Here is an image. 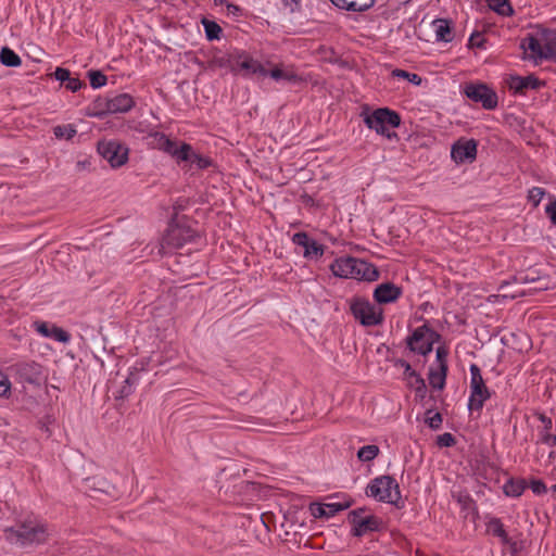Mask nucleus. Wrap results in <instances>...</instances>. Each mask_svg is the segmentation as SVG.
I'll return each instance as SVG.
<instances>
[{
  "label": "nucleus",
  "instance_id": "nucleus-22",
  "mask_svg": "<svg viewBox=\"0 0 556 556\" xmlns=\"http://www.w3.org/2000/svg\"><path fill=\"white\" fill-rule=\"evenodd\" d=\"M111 100V114H123L129 112L134 105L135 100L128 93H118L110 97Z\"/></svg>",
  "mask_w": 556,
  "mask_h": 556
},
{
  "label": "nucleus",
  "instance_id": "nucleus-43",
  "mask_svg": "<svg viewBox=\"0 0 556 556\" xmlns=\"http://www.w3.org/2000/svg\"><path fill=\"white\" fill-rule=\"evenodd\" d=\"M51 338H53L58 342L66 343L70 341L71 336L64 329L56 326H51Z\"/></svg>",
  "mask_w": 556,
  "mask_h": 556
},
{
  "label": "nucleus",
  "instance_id": "nucleus-62",
  "mask_svg": "<svg viewBox=\"0 0 556 556\" xmlns=\"http://www.w3.org/2000/svg\"><path fill=\"white\" fill-rule=\"evenodd\" d=\"M510 285L509 281H504L500 286V290L504 291Z\"/></svg>",
  "mask_w": 556,
  "mask_h": 556
},
{
  "label": "nucleus",
  "instance_id": "nucleus-41",
  "mask_svg": "<svg viewBox=\"0 0 556 556\" xmlns=\"http://www.w3.org/2000/svg\"><path fill=\"white\" fill-rule=\"evenodd\" d=\"M267 76L271 77L275 80L286 79L289 81H294L296 79V75L286 73L278 67L273 68L270 71L267 70Z\"/></svg>",
  "mask_w": 556,
  "mask_h": 556
},
{
  "label": "nucleus",
  "instance_id": "nucleus-39",
  "mask_svg": "<svg viewBox=\"0 0 556 556\" xmlns=\"http://www.w3.org/2000/svg\"><path fill=\"white\" fill-rule=\"evenodd\" d=\"M88 77H89L90 86L93 89H98V88L105 86L106 81H108L106 76L100 71H89Z\"/></svg>",
  "mask_w": 556,
  "mask_h": 556
},
{
  "label": "nucleus",
  "instance_id": "nucleus-26",
  "mask_svg": "<svg viewBox=\"0 0 556 556\" xmlns=\"http://www.w3.org/2000/svg\"><path fill=\"white\" fill-rule=\"evenodd\" d=\"M233 61L235 48L214 54L210 61V67L227 68L230 73H232Z\"/></svg>",
  "mask_w": 556,
  "mask_h": 556
},
{
  "label": "nucleus",
  "instance_id": "nucleus-21",
  "mask_svg": "<svg viewBox=\"0 0 556 556\" xmlns=\"http://www.w3.org/2000/svg\"><path fill=\"white\" fill-rule=\"evenodd\" d=\"M54 77L61 84H64L65 88L71 90L72 92H76L81 87H86V84L83 83L78 77L72 76L71 72L67 68L56 67L54 72Z\"/></svg>",
  "mask_w": 556,
  "mask_h": 556
},
{
  "label": "nucleus",
  "instance_id": "nucleus-20",
  "mask_svg": "<svg viewBox=\"0 0 556 556\" xmlns=\"http://www.w3.org/2000/svg\"><path fill=\"white\" fill-rule=\"evenodd\" d=\"M163 152L169 154L180 163L189 160L188 153L191 152V146L186 142L178 146L176 141L168 138V140H163Z\"/></svg>",
  "mask_w": 556,
  "mask_h": 556
},
{
  "label": "nucleus",
  "instance_id": "nucleus-32",
  "mask_svg": "<svg viewBox=\"0 0 556 556\" xmlns=\"http://www.w3.org/2000/svg\"><path fill=\"white\" fill-rule=\"evenodd\" d=\"M486 2L491 10L502 16H511L514 14L509 0H486Z\"/></svg>",
  "mask_w": 556,
  "mask_h": 556
},
{
  "label": "nucleus",
  "instance_id": "nucleus-61",
  "mask_svg": "<svg viewBox=\"0 0 556 556\" xmlns=\"http://www.w3.org/2000/svg\"><path fill=\"white\" fill-rule=\"evenodd\" d=\"M525 295V291H516L515 293H511V294H508V293H503V296L507 298V296H510L511 299H515L517 296H522Z\"/></svg>",
  "mask_w": 556,
  "mask_h": 556
},
{
  "label": "nucleus",
  "instance_id": "nucleus-9",
  "mask_svg": "<svg viewBox=\"0 0 556 556\" xmlns=\"http://www.w3.org/2000/svg\"><path fill=\"white\" fill-rule=\"evenodd\" d=\"M463 93L472 102L481 104L484 110L492 111L498 105V97L493 88L484 83H467Z\"/></svg>",
  "mask_w": 556,
  "mask_h": 556
},
{
  "label": "nucleus",
  "instance_id": "nucleus-46",
  "mask_svg": "<svg viewBox=\"0 0 556 556\" xmlns=\"http://www.w3.org/2000/svg\"><path fill=\"white\" fill-rule=\"evenodd\" d=\"M11 393V381L7 375L0 371V396L8 397Z\"/></svg>",
  "mask_w": 556,
  "mask_h": 556
},
{
  "label": "nucleus",
  "instance_id": "nucleus-52",
  "mask_svg": "<svg viewBox=\"0 0 556 556\" xmlns=\"http://www.w3.org/2000/svg\"><path fill=\"white\" fill-rule=\"evenodd\" d=\"M540 441L548 446L556 445V434H551L547 431H540Z\"/></svg>",
  "mask_w": 556,
  "mask_h": 556
},
{
  "label": "nucleus",
  "instance_id": "nucleus-15",
  "mask_svg": "<svg viewBox=\"0 0 556 556\" xmlns=\"http://www.w3.org/2000/svg\"><path fill=\"white\" fill-rule=\"evenodd\" d=\"M514 281L520 285H531L530 292H538L547 290L551 285L548 276L541 275L535 269H530L527 273H520L514 277Z\"/></svg>",
  "mask_w": 556,
  "mask_h": 556
},
{
  "label": "nucleus",
  "instance_id": "nucleus-10",
  "mask_svg": "<svg viewBox=\"0 0 556 556\" xmlns=\"http://www.w3.org/2000/svg\"><path fill=\"white\" fill-rule=\"evenodd\" d=\"M366 510V507H362L349 513L348 521L352 525V535L363 536L381 529L382 520L375 515H365Z\"/></svg>",
  "mask_w": 556,
  "mask_h": 556
},
{
  "label": "nucleus",
  "instance_id": "nucleus-59",
  "mask_svg": "<svg viewBox=\"0 0 556 556\" xmlns=\"http://www.w3.org/2000/svg\"><path fill=\"white\" fill-rule=\"evenodd\" d=\"M425 379L416 372V376L410 378V386L415 389L416 386L425 384Z\"/></svg>",
  "mask_w": 556,
  "mask_h": 556
},
{
  "label": "nucleus",
  "instance_id": "nucleus-27",
  "mask_svg": "<svg viewBox=\"0 0 556 556\" xmlns=\"http://www.w3.org/2000/svg\"><path fill=\"white\" fill-rule=\"evenodd\" d=\"M90 116L102 118L109 114H111V100L110 96L108 97H98L91 105Z\"/></svg>",
  "mask_w": 556,
  "mask_h": 556
},
{
  "label": "nucleus",
  "instance_id": "nucleus-49",
  "mask_svg": "<svg viewBox=\"0 0 556 556\" xmlns=\"http://www.w3.org/2000/svg\"><path fill=\"white\" fill-rule=\"evenodd\" d=\"M544 189L540 187H533L529 191V199L533 201L534 205H538L544 195Z\"/></svg>",
  "mask_w": 556,
  "mask_h": 556
},
{
  "label": "nucleus",
  "instance_id": "nucleus-19",
  "mask_svg": "<svg viewBox=\"0 0 556 556\" xmlns=\"http://www.w3.org/2000/svg\"><path fill=\"white\" fill-rule=\"evenodd\" d=\"M544 83L540 80L535 75L530 74L528 76L513 75L508 80L509 89L514 90L515 93L525 94L527 90H538Z\"/></svg>",
  "mask_w": 556,
  "mask_h": 556
},
{
  "label": "nucleus",
  "instance_id": "nucleus-13",
  "mask_svg": "<svg viewBox=\"0 0 556 556\" xmlns=\"http://www.w3.org/2000/svg\"><path fill=\"white\" fill-rule=\"evenodd\" d=\"M197 231L190 225L184 222L170 224L163 242L170 248L179 249L186 243L192 242L197 237Z\"/></svg>",
  "mask_w": 556,
  "mask_h": 556
},
{
  "label": "nucleus",
  "instance_id": "nucleus-24",
  "mask_svg": "<svg viewBox=\"0 0 556 556\" xmlns=\"http://www.w3.org/2000/svg\"><path fill=\"white\" fill-rule=\"evenodd\" d=\"M339 9L351 12H363L375 4V0H330Z\"/></svg>",
  "mask_w": 556,
  "mask_h": 556
},
{
  "label": "nucleus",
  "instance_id": "nucleus-4",
  "mask_svg": "<svg viewBox=\"0 0 556 556\" xmlns=\"http://www.w3.org/2000/svg\"><path fill=\"white\" fill-rule=\"evenodd\" d=\"M351 315L363 327L380 326L384 321V314L381 307H377L364 296L355 295L349 300Z\"/></svg>",
  "mask_w": 556,
  "mask_h": 556
},
{
  "label": "nucleus",
  "instance_id": "nucleus-28",
  "mask_svg": "<svg viewBox=\"0 0 556 556\" xmlns=\"http://www.w3.org/2000/svg\"><path fill=\"white\" fill-rule=\"evenodd\" d=\"M527 488L525 479H509L503 485V492L507 496L518 497Z\"/></svg>",
  "mask_w": 556,
  "mask_h": 556
},
{
  "label": "nucleus",
  "instance_id": "nucleus-12",
  "mask_svg": "<svg viewBox=\"0 0 556 556\" xmlns=\"http://www.w3.org/2000/svg\"><path fill=\"white\" fill-rule=\"evenodd\" d=\"M98 153L109 162L111 167L118 168L128 161L129 149L116 139H103L98 142Z\"/></svg>",
  "mask_w": 556,
  "mask_h": 556
},
{
  "label": "nucleus",
  "instance_id": "nucleus-31",
  "mask_svg": "<svg viewBox=\"0 0 556 556\" xmlns=\"http://www.w3.org/2000/svg\"><path fill=\"white\" fill-rule=\"evenodd\" d=\"M202 25L204 27L206 39L210 41L219 40L223 34L222 27L215 22L208 18L202 20Z\"/></svg>",
  "mask_w": 556,
  "mask_h": 556
},
{
  "label": "nucleus",
  "instance_id": "nucleus-63",
  "mask_svg": "<svg viewBox=\"0 0 556 556\" xmlns=\"http://www.w3.org/2000/svg\"><path fill=\"white\" fill-rule=\"evenodd\" d=\"M413 0H396V2L400 4V5H407L412 2Z\"/></svg>",
  "mask_w": 556,
  "mask_h": 556
},
{
  "label": "nucleus",
  "instance_id": "nucleus-37",
  "mask_svg": "<svg viewBox=\"0 0 556 556\" xmlns=\"http://www.w3.org/2000/svg\"><path fill=\"white\" fill-rule=\"evenodd\" d=\"M379 447L375 444L365 445L357 452V457L361 462H370L379 454Z\"/></svg>",
  "mask_w": 556,
  "mask_h": 556
},
{
  "label": "nucleus",
  "instance_id": "nucleus-64",
  "mask_svg": "<svg viewBox=\"0 0 556 556\" xmlns=\"http://www.w3.org/2000/svg\"><path fill=\"white\" fill-rule=\"evenodd\" d=\"M555 457H556V454H555V452H554V451H552V452L548 454V458H549L551 460H554V459H555Z\"/></svg>",
  "mask_w": 556,
  "mask_h": 556
},
{
  "label": "nucleus",
  "instance_id": "nucleus-7",
  "mask_svg": "<svg viewBox=\"0 0 556 556\" xmlns=\"http://www.w3.org/2000/svg\"><path fill=\"white\" fill-rule=\"evenodd\" d=\"M233 76H240L244 79H251L254 75L267 76V70L250 52L243 49L235 48Z\"/></svg>",
  "mask_w": 556,
  "mask_h": 556
},
{
  "label": "nucleus",
  "instance_id": "nucleus-23",
  "mask_svg": "<svg viewBox=\"0 0 556 556\" xmlns=\"http://www.w3.org/2000/svg\"><path fill=\"white\" fill-rule=\"evenodd\" d=\"M437 41L451 42L454 38L453 22L446 18H437L432 22Z\"/></svg>",
  "mask_w": 556,
  "mask_h": 556
},
{
  "label": "nucleus",
  "instance_id": "nucleus-40",
  "mask_svg": "<svg viewBox=\"0 0 556 556\" xmlns=\"http://www.w3.org/2000/svg\"><path fill=\"white\" fill-rule=\"evenodd\" d=\"M426 418V424L431 428L432 430H439L442 425V415L439 412H435L432 414V409H428Z\"/></svg>",
  "mask_w": 556,
  "mask_h": 556
},
{
  "label": "nucleus",
  "instance_id": "nucleus-38",
  "mask_svg": "<svg viewBox=\"0 0 556 556\" xmlns=\"http://www.w3.org/2000/svg\"><path fill=\"white\" fill-rule=\"evenodd\" d=\"M53 134L58 139L71 140L77 134V130L72 125L56 126L53 128Z\"/></svg>",
  "mask_w": 556,
  "mask_h": 556
},
{
  "label": "nucleus",
  "instance_id": "nucleus-18",
  "mask_svg": "<svg viewBox=\"0 0 556 556\" xmlns=\"http://www.w3.org/2000/svg\"><path fill=\"white\" fill-rule=\"evenodd\" d=\"M403 293L401 287L387 281L378 285L372 293L376 303L383 305L396 302Z\"/></svg>",
  "mask_w": 556,
  "mask_h": 556
},
{
  "label": "nucleus",
  "instance_id": "nucleus-48",
  "mask_svg": "<svg viewBox=\"0 0 556 556\" xmlns=\"http://www.w3.org/2000/svg\"><path fill=\"white\" fill-rule=\"evenodd\" d=\"M530 488L532 492L536 495L544 494L547 491L545 483L542 480L536 479L531 480Z\"/></svg>",
  "mask_w": 556,
  "mask_h": 556
},
{
  "label": "nucleus",
  "instance_id": "nucleus-55",
  "mask_svg": "<svg viewBox=\"0 0 556 556\" xmlns=\"http://www.w3.org/2000/svg\"><path fill=\"white\" fill-rule=\"evenodd\" d=\"M282 3L286 8L290 9L291 13L301 11V0H282Z\"/></svg>",
  "mask_w": 556,
  "mask_h": 556
},
{
  "label": "nucleus",
  "instance_id": "nucleus-34",
  "mask_svg": "<svg viewBox=\"0 0 556 556\" xmlns=\"http://www.w3.org/2000/svg\"><path fill=\"white\" fill-rule=\"evenodd\" d=\"M447 355H448V350L446 346L442 345L437 349L435 363L438 365V369H441V375L443 377L447 376V371H448Z\"/></svg>",
  "mask_w": 556,
  "mask_h": 556
},
{
  "label": "nucleus",
  "instance_id": "nucleus-51",
  "mask_svg": "<svg viewBox=\"0 0 556 556\" xmlns=\"http://www.w3.org/2000/svg\"><path fill=\"white\" fill-rule=\"evenodd\" d=\"M485 40L483 39L482 35L478 31H475L471 34L469 38V47L473 48H483Z\"/></svg>",
  "mask_w": 556,
  "mask_h": 556
},
{
  "label": "nucleus",
  "instance_id": "nucleus-45",
  "mask_svg": "<svg viewBox=\"0 0 556 556\" xmlns=\"http://www.w3.org/2000/svg\"><path fill=\"white\" fill-rule=\"evenodd\" d=\"M150 138H151L150 144L154 149H159L161 151H163V140H168V137L165 134L159 132V131L150 134Z\"/></svg>",
  "mask_w": 556,
  "mask_h": 556
},
{
  "label": "nucleus",
  "instance_id": "nucleus-56",
  "mask_svg": "<svg viewBox=\"0 0 556 556\" xmlns=\"http://www.w3.org/2000/svg\"><path fill=\"white\" fill-rule=\"evenodd\" d=\"M539 419L541 420V422L544 425L543 429L541 431H547L549 432V430L552 429L553 427V421L549 417L545 416L544 414H540L539 416Z\"/></svg>",
  "mask_w": 556,
  "mask_h": 556
},
{
  "label": "nucleus",
  "instance_id": "nucleus-29",
  "mask_svg": "<svg viewBox=\"0 0 556 556\" xmlns=\"http://www.w3.org/2000/svg\"><path fill=\"white\" fill-rule=\"evenodd\" d=\"M486 530L493 536L500 538L502 543L509 542V536H508L507 532L505 531L504 525L500 518H491L486 522Z\"/></svg>",
  "mask_w": 556,
  "mask_h": 556
},
{
  "label": "nucleus",
  "instance_id": "nucleus-57",
  "mask_svg": "<svg viewBox=\"0 0 556 556\" xmlns=\"http://www.w3.org/2000/svg\"><path fill=\"white\" fill-rule=\"evenodd\" d=\"M227 11H228V14H231L233 16H241L243 10L239 5L228 3Z\"/></svg>",
  "mask_w": 556,
  "mask_h": 556
},
{
  "label": "nucleus",
  "instance_id": "nucleus-47",
  "mask_svg": "<svg viewBox=\"0 0 556 556\" xmlns=\"http://www.w3.org/2000/svg\"><path fill=\"white\" fill-rule=\"evenodd\" d=\"M309 510H311V514L315 517V518H327V513H326V506H325V503L324 504H320V503H312L309 505Z\"/></svg>",
  "mask_w": 556,
  "mask_h": 556
},
{
  "label": "nucleus",
  "instance_id": "nucleus-3",
  "mask_svg": "<svg viewBox=\"0 0 556 556\" xmlns=\"http://www.w3.org/2000/svg\"><path fill=\"white\" fill-rule=\"evenodd\" d=\"M521 49L530 50L532 58L540 60L556 59V31L552 29H542L539 37L528 35L522 39Z\"/></svg>",
  "mask_w": 556,
  "mask_h": 556
},
{
  "label": "nucleus",
  "instance_id": "nucleus-36",
  "mask_svg": "<svg viewBox=\"0 0 556 556\" xmlns=\"http://www.w3.org/2000/svg\"><path fill=\"white\" fill-rule=\"evenodd\" d=\"M429 383L433 389L442 390L445 387L446 376L441 375V369L430 367L428 374Z\"/></svg>",
  "mask_w": 556,
  "mask_h": 556
},
{
  "label": "nucleus",
  "instance_id": "nucleus-16",
  "mask_svg": "<svg viewBox=\"0 0 556 556\" xmlns=\"http://www.w3.org/2000/svg\"><path fill=\"white\" fill-rule=\"evenodd\" d=\"M477 147L475 139L458 140L452 147L451 156L456 163H471L476 160Z\"/></svg>",
  "mask_w": 556,
  "mask_h": 556
},
{
  "label": "nucleus",
  "instance_id": "nucleus-60",
  "mask_svg": "<svg viewBox=\"0 0 556 556\" xmlns=\"http://www.w3.org/2000/svg\"><path fill=\"white\" fill-rule=\"evenodd\" d=\"M415 392H416V395H418L421 399H424L426 396V393H427V386H426V383L425 384H420V386H416L415 387Z\"/></svg>",
  "mask_w": 556,
  "mask_h": 556
},
{
  "label": "nucleus",
  "instance_id": "nucleus-2",
  "mask_svg": "<svg viewBox=\"0 0 556 556\" xmlns=\"http://www.w3.org/2000/svg\"><path fill=\"white\" fill-rule=\"evenodd\" d=\"M330 269L336 277L352 278L368 282L376 281L380 276L378 268L374 264L353 256H344L334 260L330 265Z\"/></svg>",
  "mask_w": 556,
  "mask_h": 556
},
{
  "label": "nucleus",
  "instance_id": "nucleus-54",
  "mask_svg": "<svg viewBox=\"0 0 556 556\" xmlns=\"http://www.w3.org/2000/svg\"><path fill=\"white\" fill-rule=\"evenodd\" d=\"M396 365L404 368V375L405 377H407L408 379H410L413 376H416V370L413 369V367L410 366V364L408 362H406L405 359H399L396 362Z\"/></svg>",
  "mask_w": 556,
  "mask_h": 556
},
{
  "label": "nucleus",
  "instance_id": "nucleus-5",
  "mask_svg": "<svg viewBox=\"0 0 556 556\" xmlns=\"http://www.w3.org/2000/svg\"><path fill=\"white\" fill-rule=\"evenodd\" d=\"M366 495L374 497L379 502L393 504L400 507V486L396 480L391 476H380L372 479L366 486Z\"/></svg>",
  "mask_w": 556,
  "mask_h": 556
},
{
  "label": "nucleus",
  "instance_id": "nucleus-30",
  "mask_svg": "<svg viewBox=\"0 0 556 556\" xmlns=\"http://www.w3.org/2000/svg\"><path fill=\"white\" fill-rule=\"evenodd\" d=\"M0 62L8 67H17L22 60L11 48L3 47L0 51Z\"/></svg>",
  "mask_w": 556,
  "mask_h": 556
},
{
  "label": "nucleus",
  "instance_id": "nucleus-6",
  "mask_svg": "<svg viewBox=\"0 0 556 556\" xmlns=\"http://www.w3.org/2000/svg\"><path fill=\"white\" fill-rule=\"evenodd\" d=\"M363 121L369 129L378 135L391 137L389 127L397 128L401 125V116L389 108H379L371 113H363Z\"/></svg>",
  "mask_w": 556,
  "mask_h": 556
},
{
  "label": "nucleus",
  "instance_id": "nucleus-25",
  "mask_svg": "<svg viewBox=\"0 0 556 556\" xmlns=\"http://www.w3.org/2000/svg\"><path fill=\"white\" fill-rule=\"evenodd\" d=\"M139 370L134 367L125 378L123 386L114 392L116 400H124L134 392V386L139 381Z\"/></svg>",
  "mask_w": 556,
  "mask_h": 556
},
{
  "label": "nucleus",
  "instance_id": "nucleus-1",
  "mask_svg": "<svg viewBox=\"0 0 556 556\" xmlns=\"http://www.w3.org/2000/svg\"><path fill=\"white\" fill-rule=\"evenodd\" d=\"M7 532L9 539L22 547L45 544L50 536L48 525L35 516H26Z\"/></svg>",
  "mask_w": 556,
  "mask_h": 556
},
{
  "label": "nucleus",
  "instance_id": "nucleus-44",
  "mask_svg": "<svg viewBox=\"0 0 556 556\" xmlns=\"http://www.w3.org/2000/svg\"><path fill=\"white\" fill-rule=\"evenodd\" d=\"M456 439L455 437L450 432H444L437 437V444L440 447H451L455 445Z\"/></svg>",
  "mask_w": 556,
  "mask_h": 556
},
{
  "label": "nucleus",
  "instance_id": "nucleus-53",
  "mask_svg": "<svg viewBox=\"0 0 556 556\" xmlns=\"http://www.w3.org/2000/svg\"><path fill=\"white\" fill-rule=\"evenodd\" d=\"M36 330L42 334L43 337L51 338V327L46 321H36L35 323Z\"/></svg>",
  "mask_w": 556,
  "mask_h": 556
},
{
  "label": "nucleus",
  "instance_id": "nucleus-14",
  "mask_svg": "<svg viewBox=\"0 0 556 556\" xmlns=\"http://www.w3.org/2000/svg\"><path fill=\"white\" fill-rule=\"evenodd\" d=\"M292 242L304 249L303 256L308 260L319 258L325 252V247L312 239L308 233L304 231L294 233Z\"/></svg>",
  "mask_w": 556,
  "mask_h": 556
},
{
  "label": "nucleus",
  "instance_id": "nucleus-58",
  "mask_svg": "<svg viewBox=\"0 0 556 556\" xmlns=\"http://www.w3.org/2000/svg\"><path fill=\"white\" fill-rule=\"evenodd\" d=\"M506 544L509 546L510 555L517 556L518 553L520 552V546L518 545V543L509 539V542Z\"/></svg>",
  "mask_w": 556,
  "mask_h": 556
},
{
  "label": "nucleus",
  "instance_id": "nucleus-33",
  "mask_svg": "<svg viewBox=\"0 0 556 556\" xmlns=\"http://www.w3.org/2000/svg\"><path fill=\"white\" fill-rule=\"evenodd\" d=\"M353 501L349 497L343 502H330L325 503L327 518L336 516L339 511L348 509L352 505Z\"/></svg>",
  "mask_w": 556,
  "mask_h": 556
},
{
  "label": "nucleus",
  "instance_id": "nucleus-50",
  "mask_svg": "<svg viewBox=\"0 0 556 556\" xmlns=\"http://www.w3.org/2000/svg\"><path fill=\"white\" fill-rule=\"evenodd\" d=\"M545 214L547 215V217L549 218L551 223L556 226V199H554L553 201H551L546 206H545Z\"/></svg>",
  "mask_w": 556,
  "mask_h": 556
},
{
  "label": "nucleus",
  "instance_id": "nucleus-8",
  "mask_svg": "<svg viewBox=\"0 0 556 556\" xmlns=\"http://www.w3.org/2000/svg\"><path fill=\"white\" fill-rule=\"evenodd\" d=\"M440 340L441 334L425 324L406 338V344L412 352L426 356L432 351L433 344Z\"/></svg>",
  "mask_w": 556,
  "mask_h": 556
},
{
  "label": "nucleus",
  "instance_id": "nucleus-11",
  "mask_svg": "<svg viewBox=\"0 0 556 556\" xmlns=\"http://www.w3.org/2000/svg\"><path fill=\"white\" fill-rule=\"evenodd\" d=\"M470 397L468 401L469 410H481L484 402L490 399L491 393L485 386L481 369L477 364L470 365Z\"/></svg>",
  "mask_w": 556,
  "mask_h": 556
},
{
  "label": "nucleus",
  "instance_id": "nucleus-35",
  "mask_svg": "<svg viewBox=\"0 0 556 556\" xmlns=\"http://www.w3.org/2000/svg\"><path fill=\"white\" fill-rule=\"evenodd\" d=\"M189 154V160L191 164H194L198 169H205L213 165V160L208 156L201 155L193 151L191 148V152Z\"/></svg>",
  "mask_w": 556,
  "mask_h": 556
},
{
  "label": "nucleus",
  "instance_id": "nucleus-42",
  "mask_svg": "<svg viewBox=\"0 0 556 556\" xmlns=\"http://www.w3.org/2000/svg\"><path fill=\"white\" fill-rule=\"evenodd\" d=\"M393 75L407 79L409 83L418 86L421 84V77L416 73H409L404 70H394Z\"/></svg>",
  "mask_w": 556,
  "mask_h": 556
},
{
  "label": "nucleus",
  "instance_id": "nucleus-17",
  "mask_svg": "<svg viewBox=\"0 0 556 556\" xmlns=\"http://www.w3.org/2000/svg\"><path fill=\"white\" fill-rule=\"evenodd\" d=\"M16 377L21 382L39 384L41 380V366L36 362L17 363L13 367Z\"/></svg>",
  "mask_w": 556,
  "mask_h": 556
}]
</instances>
